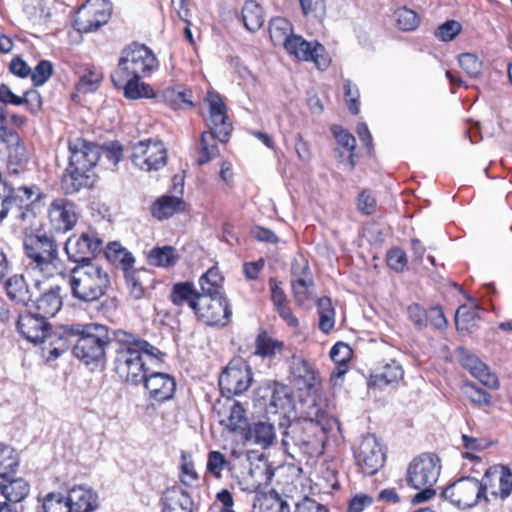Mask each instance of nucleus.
Returning <instances> with one entry per match:
<instances>
[{
	"label": "nucleus",
	"instance_id": "f257e3e1",
	"mask_svg": "<svg viewBox=\"0 0 512 512\" xmlns=\"http://www.w3.org/2000/svg\"><path fill=\"white\" fill-rule=\"evenodd\" d=\"M157 68L158 60L153 51L144 44L132 43L122 50L111 80L127 99L147 98L152 90L141 79L149 77Z\"/></svg>",
	"mask_w": 512,
	"mask_h": 512
},
{
	"label": "nucleus",
	"instance_id": "f03ea898",
	"mask_svg": "<svg viewBox=\"0 0 512 512\" xmlns=\"http://www.w3.org/2000/svg\"><path fill=\"white\" fill-rule=\"evenodd\" d=\"M113 341L117 346L114 356V371L129 385H139L146 378L147 368L143 354L161 360L164 354L148 341L122 329L113 330Z\"/></svg>",
	"mask_w": 512,
	"mask_h": 512
},
{
	"label": "nucleus",
	"instance_id": "7ed1b4c3",
	"mask_svg": "<svg viewBox=\"0 0 512 512\" xmlns=\"http://www.w3.org/2000/svg\"><path fill=\"white\" fill-rule=\"evenodd\" d=\"M46 195L37 185L14 187L0 173V222L6 217L23 229L31 227L37 220Z\"/></svg>",
	"mask_w": 512,
	"mask_h": 512
},
{
	"label": "nucleus",
	"instance_id": "20e7f679",
	"mask_svg": "<svg viewBox=\"0 0 512 512\" xmlns=\"http://www.w3.org/2000/svg\"><path fill=\"white\" fill-rule=\"evenodd\" d=\"M305 416L296 421H292L287 426L284 433L282 444L289 454L292 449L295 452L310 454L316 443V431L329 432L338 422L335 418L328 415L326 409L316 402L314 398L308 403Z\"/></svg>",
	"mask_w": 512,
	"mask_h": 512
},
{
	"label": "nucleus",
	"instance_id": "39448f33",
	"mask_svg": "<svg viewBox=\"0 0 512 512\" xmlns=\"http://www.w3.org/2000/svg\"><path fill=\"white\" fill-rule=\"evenodd\" d=\"M69 165L62 177V189L65 194H75L81 188L91 185L90 172L100 158V148L82 138L68 143Z\"/></svg>",
	"mask_w": 512,
	"mask_h": 512
},
{
	"label": "nucleus",
	"instance_id": "423d86ee",
	"mask_svg": "<svg viewBox=\"0 0 512 512\" xmlns=\"http://www.w3.org/2000/svg\"><path fill=\"white\" fill-rule=\"evenodd\" d=\"M65 333L76 336L73 355L84 364L99 363L105 357V349L113 344V335L108 328L98 323L69 324L64 328Z\"/></svg>",
	"mask_w": 512,
	"mask_h": 512
},
{
	"label": "nucleus",
	"instance_id": "0eeeda50",
	"mask_svg": "<svg viewBox=\"0 0 512 512\" xmlns=\"http://www.w3.org/2000/svg\"><path fill=\"white\" fill-rule=\"evenodd\" d=\"M68 286L73 298L79 302L91 303L106 294L110 287V276L96 263H82L70 270Z\"/></svg>",
	"mask_w": 512,
	"mask_h": 512
},
{
	"label": "nucleus",
	"instance_id": "6e6552de",
	"mask_svg": "<svg viewBox=\"0 0 512 512\" xmlns=\"http://www.w3.org/2000/svg\"><path fill=\"white\" fill-rule=\"evenodd\" d=\"M35 223L26 229L20 227L25 235L23 248L28 259L30 269L43 274L44 277L52 276L57 267L58 244L55 238L48 232L32 228Z\"/></svg>",
	"mask_w": 512,
	"mask_h": 512
},
{
	"label": "nucleus",
	"instance_id": "1a4fd4ad",
	"mask_svg": "<svg viewBox=\"0 0 512 512\" xmlns=\"http://www.w3.org/2000/svg\"><path fill=\"white\" fill-rule=\"evenodd\" d=\"M167 149L157 139H146L133 144L131 161L135 167L145 172L158 171L167 164Z\"/></svg>",
	"mask_w": 512,
	"mask_h": 512
},
{
	"label": "nucleus",
	"instance_id": "9d476101",
	"mask_svg": "<svg viewBox=\"0 0 512 512\" xmlns=\"http://www.w3.org/2000/svg\"><path fill=\"white\" fill-rule=\"evenodd\" d=\"M68 259L77 265L92 262V259L102 251L103 240L94 230L70 236L65 243Z\"/></svg>",
	"mask_w": 512,
	"mask_h": 512
},
{
	"label": "nucleus",
	"instance_id": "9b49d317",
	"mask_svg": "<svg viewBox=\"0 0 512 512\" xmlns=\"http://www.w3.org/2000/svg\"><path fill=\"white\" fill-rule=\"evenodd\" d=\"M112 13L107 0H88L77 11L73 27L80 33H89L105 25Z\"/></svg>",
	"mask_w": 512,
	"mask_h": 512
},
{
	"label": "nucleus",
	"instance_id": "f8f14e48",
	"mask_svg": "<svg viewBox=\"0 0 512 512\" xmlns=\"http://www.w3.org/2000/svg\"><path fill=\"white\" fill-rule=\"evenodd\" d=\"M440 459L432 453L414 458L407 468V483L414 489L434 485L440 475Z\"/></svg>",
	"mask_w": 512,
	"mask_h": 512
},
{
	"label": "nucleus",
	"instance_id": "ddd939ff",
	"mask_svg": "<svg viewBox=\"0 0 512 512\" xmlns=\"http://www.w3.org/2000/svg\"><path fill=\"white\" fill-rule=\"evenodd\" d=\"M80 217L79 207L65 197L54 198L47 207V219L50 228L57 233L71 231Z\"/></svg>",
	"mask_w": 512,
	"mask_h": 512
},
{
	"label": "nucleus",
	"instance_id": "4468645a",
	"mask_svg": "<svg viewBox=\"0 0 512 512\" xmlns=\"http://www.w3.org/2000/svg\"><path fill=\"white\" fill-rule=\"evenodd\" d=\"M441 496L458 508H471L483 499L482 487L473 477H462L447 486Z\"/></svg>",
	"mask_w": 512,
	"mask_h": 512
},
{
	"label": "nucleus",
	"instance_id": "2eb2a0df",
	"mask_svg": "<svg viewBox=\"0 0 512 512\" xmlns=\"http://www.w3.org/2000/svg\"><path fill=\"white\" fill-rule=\"evenodd\" d=\"M194 313L209 326H225L229 323L232 315L226 296H201Z\"/></svg>",
	"mask_w": 512,
	"mask_h": 512
},
{
	"label": "nucleus",
	"instance_id": "dca6fc26",
	"mask_svg": "<svg viewBox=\"0 0 512 512\" xmlns=\"http://www.w3.org/2000/svg\"><path fill=\"white\" fill-rule=\"evenodd\" d=\"M482 487L483 499L488 502L489 499L486 495L487 490L495 498L506 499L512 492V472L510 469L503 465H494L489 467L479 481Z\"/></svg>",
	"mask_w": 512,
	"mask_h": 512
},
{
	"label": "nucleus",
	"instance_id": "f3484780",
	"mask_svg": "<svg viewBox=\"0 0 512 512\" xmlns=\"http://www.w3.org/2000/svg\"><path fill=\"white\" fill-rule=\"evenodd\" d=\"M252 374L245 363H229L219 377V386L228 398L240 395L251 385Z\"/></svg>",
	"mask_w": 512,
	"mask_h": 512
},
{
	"label": "nucleus",
	"instance_id": "a211bd4d",
	"mask_svg": "<svg viewBox=\"0 0 512 512\" xmlns=\"http://www.w3.org/2000/svg\"><path fill=\"white\" fill-rule=\"evenodd\" d=\"M355 458L361 471L366 475L375 474L384 464L385 454L374 435H366L362 438Z\"/></svg>",
	"mask_w": 512,
	"mask_h": 512
},
{
	"label": "nucleus",
	"instance_id": "6ab92c4d",
	"mask_svg": "<svg viewBox=\"0 0 512 512\" xmlns=\"http://www.w3.org/2000/svg\"><path fill=\"white\" fill-rule=\"evenodd\" d=\"M291 286L295 303L299 306L309 307L316 300L314 282L307 264L294 261L291 266Z\"/></svg>",
	"mask_w": 512,
	"mask_h": 512
},
{
	"label": "nucleus",
	"instance_id": "aec40b11",
	"mask_svg": "<svg viewBox=\"0 0 512 512\" xmlns=\"http://www.w3.org/2000/svg\"><path fill=\"white\" fill-rule=\"evenodd\" d=\"M285 50L299 60L313 61L320 70H325L330 63L329 58L324 54L325 48L315 42H308L299 35H292Z\"/></svg>",
	"mask_w": 512,
	"mask_h": 512
},
{
	"label": "nucleus",
	"instance_id": "412c9836",
	"mask_svg": "<svg viewBox=\"0 0 512 512\" xmlns=\"http://www.w3.org/2000/svg\"><path fill=\"white\" fill-rule=\"evenodd\" d=\"M208 102L210 108V119L208 123L209 131L217 139L226 143L229 140L232 125L228 122L226 115V106L220 96L216 93L208 94Z\"/></svg>",
	"mask_w": 512,
	"mask_h": 512
},
{
	"label": "nucleus",
	"instance_id": "4be33fe9",
	"mask_svg": "<svg viewBox=\"0 0 512 512\" xmlns=\"http://www.w3.org/2000/svg\"><path fill=\"white\" fill-rule=\"evenodd\" d=\"M0 140L7 145L9 177L16 176L28 162V153L19 134L15 130L1 129Z\"/></svg>",
	"mask_w": 512,
	"mask_h": 512
},
{
	"label": "nucleus",
	"instance_id": "5701e85b",
	"mask_svg": "<svg viewBox=\"0 0 512 512\" xmlns=\"http://www.w3.org/2000/svg\"><path fill=\"white\" fill-rule=\"evenodd\" d=\"M16 326L22 337L32 343H45L51 331L50 323L38 313L28 312L19 315Z\"/></svg>",
	"mask_w": 512,
	"mask_h": 512
},
{
	"label": "nucleus",
	"instance_id": "b1692460",
	"mask_svg": "<svg viewBox=\"0 0 512 512\" xmlns=\"http://www.w3.org/2000/svg\"><path fill=\"white\" fill-rule=\"evenodd\" d=\"M143 382L149 392L150 398L157 402L168 401L174 396L176 382L175 379L167 373L154 372L150 375L146 374V378Z\"/></svg>",
	"mask_w": 512,
	"mask_h": 512
},
{
	"label": "nucleus",
	"instance_id": "393cba45",
	"mask_svg": "<svg viewBox=\"0 0 512 512\" xmlns=\"http://www.w3.org/2000/svg\"><path fill=\"white\" fill-rule=\"evenodd\" d=\"M289 367L291 382L298 390H311L319 382L314 367L305 359L293 356Z\"/></svg>",
	"mask_w": 512,
	"mask_h": 512
},
{
	"label": "nucleus",
	"instance_id": "a878e982",
	"mask_svg": "<svg viewBox=\"0 0 512 512\" xmlns=\"http://www.w3.org/2000/svg\"><path fill=\"white\" fill-rule=\"evenodd\" d=\"M461 365L477 378L483 385L489 388L498 387V379L492 374L488 366L483 363L476 355L468 350L461 349L458 353Z\"/></svg>",
	"mask_w": 512,
	"mask_h": 512
},
{
	"label": "nucleus",
	"instance_id": "bb28decb",
	"mask_svg": "<svg viewBox=\"0 0 512 512\" xmlns=\"http://www.w3.org/2000/svg\"><path fill=\"white\" fill-rule=\"evenodd\" d=\"M67 499L71 512H93L99 506L97 493L82 485L70 489Z\"/></svg>",
	"mask_w": 512,
	"mask_h": 512
},
{
	"label": "nucleus",
	"instance_id": "cd10ccee",
	"mask_svg": "<svg viewBox=\"0 0 512 512\" xmlns=\"http://www.w3.org/2000/svg\"><path fill=\"white\" fill-rule=\"evenodd\" d=\"M269 394V400L266 404V412L268 414L286 415L292 409V397L285 385L274 383L265 389Z\"/></svg>",
	"mask_w": 512,
	"mask_h": 512
},
{
	"label": "nucleus",
	"instance_id": "c85d7f7f",
	"mask_svg": "<svg viewBox=\"0 0 512 512\" xmlns=\"http://www.w3.org/2000/svg\"><path fill=\"white\" fill-rule=\"evenodd\" d=\"M161 512H192L193 501L180 487L167 489L161 498Z\"/></svg>",
	"mask_w": 512,
	"mask_h": 512
},
{
	"label": "nucleus",
	"instance_id": "c756f323",
	"mask_svg": "<svg viewBox=\"0 0 512 512\" xmlns=\"http://www.w3.org/2000/svg\"><path fill=\"white\" fill-rule=\"evenodd\" d=\"M229 407L218 411L220 424L232 432L244 431L248 427L246 411L237 401L228 400Z\"/></svg>",
	"mask_w": 512,
	"mask_h": 512
},
{
	"label": "nucleus",
	"instance_id": "7c9ffc66",
	"mask_svg": "<svg viewBox=\"0 0 512 512\" xmlns=\"http://www.w3.org/2000/svg\"><path fill=\"white\" fill-rule=\"evenodd\" d=\"M60 292L61 287L58 285L44 291L35 302L37 313L46 319L55 316L62 307Z\"/></svg>",
	"mask_w": 512,
	"mask_h": 512
},
{
	"label": "nucleus",
	"instance_id": "2f4dec72",
	"mask_svg": "<svg viewBox=\"0 0 512 512\" xmlns=\"http://www.w3.org/2000/svg\"><path fill=\"white\" fill-rule=\"evenodd\" d=\"M404 371L402 366L395 360L386 362L381 370L370 375L368 380L369 387L383 388L392 383H396L403 378Z\"/></svg>",
	"mask_w": 512,
	"mask_h": 512
},
{
	"label": "nucleus",
	"instance_id": "473e14b6",
	"mask_svg": "<svg viewBox=\"0 0 512 512\" xmlns=\"http://www.w3.org/2000/svg\"><path fill=\"white\" fill-rule=\"evenodd\" d=\"M199 291L192 282H178L172 286L170 300L176 306L188 305L194 312L197 308Z\"/></svg>",
	"mask_w": 512,
	"mask_h": 512
},
{
	"label": "nucleus",
	"instance_id": "72a5a7b5",
	"mask_svg": "<svg viewBox=\"0 0 512 512\" xmlns=\"http://www.w3.org/2000/svg\"><path fill=\"white\" fill-rule=\"evenodd\" d=\"M276 438L274 426L267 422H256L246 428L245 439L261 448L273 444Z\"/></svg>",
	"mask_w": 512,
	"mask_h": 512
},
{
	"label": "nucleus",
	"instance_id": "f704fd0d",
	"mask_svg": "<svg viewBox=\"0 0 512 512\" xmlns=\"http://www.w3.org/2000/svg\"><path fill=\"white\" fill-rule=\"evenodd\" d=\"M66 326L67 325H63L59 331H50L49 335L46 337L44 344H48L49 347H44L43 350H48V360L57 359L68 350L71 344L74 345L73 338L76 336L65 333L64 328Z\"/></svg>",
	"mask_w": 512,
	"mask_h": 512
},
{
	"label": "nucleus",
	"instance_id": "c9c22d12",
	"mask_svg": "<svg viewBox=\"0 0 512 512\" xmlns=\"http://www.w3.org/2000/svg\"><path fill=\"white\" fill-rule=\"evenodd\" d=\"M5 291L7 297L16 304L27 306L32 298L28 284L22 275H13L8 278L5 282Z\"/></svg>",
	"mask_w": 512,
	"mask_h": 512
},
{
	"label": "nucleus",
	"instance_id": "e433bc0d",
	"mask_svg": "<svg viewBox=\"0 0 512 512\" xmlns=\"http://www.w3.org/2000/svg\"><path fill=\"white\" fill-rule=\"evenodd\" d=\"M5 483L0 485L1 494L10 503L23 501L30 492V484L24 478L3 479Z\"/></svg>",
	"mask_w": 512,
	"mask_h": 512
},
{
	"label": "nucleus",
	"instance_id": "4c0bfd02",
	"mask_svg": "<svg viewBox=\"0 0 512 512\" xmlns=\"http://www.w3.org/2000/svg\"><path fill=\"white\" fill-rule=\"evenodd\" d=\"M199 296H226L223 291V277L217 268H210L199 279Z\"/></svg>",
	"mask_w": 512,
	"mask_h": 512
},
{
	"label": "nucleus",
	"instance_id": "58836bf2",
	"mask_svg": "<svg viewBox=\"0 0 512 512\" xmlns=\"http://www.w3.org/2000/svg\"><path fill=\"white\" fill-rule=\"evenodd\" d=\"M183 200L177 196L164 195L158 198L151 207L152 215L164 220L183 210Z\"/></svg>",
	"mask_w": 512,
	"mask_h": 512
},
{
	"label": "nucleus",
	"instance_id": "ea45409f",
	"mask_svg": "<svg viewBox=\"0 0 512 512\" xmlns=\"http://www.w3.org/2000/svg\"><path fill=\"white\" fill-rule=\"evenodd\" d=\"M104 253L108 261H110L114 265H119L123 271L132 269L134 266V256L119 242L114 241L108 243L104 250Z\"/></svg>",
	"mask_w": 512,
	"mask_h": 512
},
{
	"label": "nucleus",
	"instance_id": "a19ab883",
	"mask_svg": "<svg viewBox=\"0 0 512 512\" xmlns=\"http://www.w3.org/2000/svg\"><path fill=\"white\" fill-rule=\"evenodd\" d=\"M179 254L172 246L154 247L148 253V263L156 267H171L179 261Z\"/></svg>",
	"mask_w": 512,
	"mask_h": 512
},
{
	"label": "nucleus",
	"instance_id": "79ce46f5",
	"mask_svg": "<svg viewBox=\"0 0 512 512\" xmlns=\"http://www.w3.org/2000/svg\"><path fill=\"white\" fill-rule=\"evenodd\" d=\"M20 459L18 453L9 445L0 443V477L9 479L18 467Z\"/></svg>",
	"mask_w": 512,
	"mask_h": 512
},
{
	"label": "nucleus",
	"instance_id": "37998d69",
	"mask_svg": "<svg viewBox=\"0 0 512 512\" xmlns=\"http://www.w3.org/2000/svg\"><path fill=\"white\" fill-rule=\"evenodd\" d=\"M292 24L285 18L277 17L269 23L270 39L274 45L286 47L292 38Z\"/></svg>",
	"mask_w": 512,
	"mask_h": 512
},
{
	"label": "nucleus",
	"instance_id": "c03bdc74",
	"mask_svg": "<svg viewBox=\"0 0 512 512\" xmlns=\"http://www.w3.org/2000/svg\"><path fill=\"white\" fill-rule=\"evenodd\" d=\"M242 18L247 30L255 32L264 24V13L262 7L255 1H246L242 8Z\"/></svg>",
	"mask_w": 512,
	"mask_h": 512
},
{
	"label": "nucleus",
	"instance_id": "a18cd8bd",
	"mask_svg": "<svg viewBox=\"0 0 512 512\" xmlns=\"http://www.w3.org/2000/svg\"><path fill=\"white\" fill-rule=\"evenodd\" d=\"M190 96L191 92L182 86L168 87L163 91L165 102L168 103L173 109L193 107Z\"/></svg>",
	"mask_w": 512,
	"mask_h": 512
},
{
	"label": "nucleus",
	"instance_id": "49530a36",
	"mask_svg": "<svg viewBox=\"0 0 512 512\" xmlns=\"http://www.w3.org/2000/svg\"><path fill=\"white\" fill-rule=\"evenodd\" d=\"M317 308L319 313V329L324 333H329L335 323V312L328 297L317 299Z\"/></svg>",
	"mask_w": 512,
	"mask_h": 512
},
{
	"label": "nucleus",
	"instance_id": "de8ad7c7",
	"mask_svg": "<svg viewBox=\"0 0 512 512\" xmlns=\"http://www.w3.org/2000/svg\"><path fill=\"white\" fill-rule=\"evenodd\" d=\"M217 136L210 132H203L200 139V157L197 159L198 165L208 163L219 155V149L216 144Z\"/></svg>",
	"mask_w": 512,
	"mask_h": 512
},
{
	"label": "nucleus",
	"instance_id": "09e8293b",
	"mask_svg": "<svg viewBox=\"0 0 512 512\" xmlns=\"http://www.w3.org/2000/svg\"><path fill=\"white\" fill-rule=\"evenodd\" d=\"M283 342L270 337L263 332L256 339V354L262 357H271L280 352L283 348Z\"/></svg>",
	"mask_w": 512,
	"mask_h": 512
},
{
	"label": "nucleus",
	"instance_id": "8fccbe9b",
	"mask_svg": "<svg viewBox=\"0 0 512 512\" xmlns=\"http://www.w3.org/2000/svg\"><path fill=\"white\" fill-rule=\"evenodd\" d=\"M395 19L397 26L402 31H413L420 24V18L418 14L407 7L398 8L395 12Z\"/></svg>",
	"mask_w": 512,
	"mask_h": 512
},
{
	"label": "nucleus",
	"instance_id": "3c124183",
	"mask_svg": "<svg viewBox=\"0 0 512 512\" xmlns=\"http://www.w3.org/2000/svg\"><path fill=\"white\" fill-rule=\"evenodd\" d=\"M460 67L471 78H478L482 74L483 63L473 53H462L458 57Z\"/></svg>",
	"mask_w": 512,
	"mask_h": 512
},
{
	"label": "nucleus",
	"instance_id": "603ef678",
	"mask_svg": "<svg viewBox=\"0 0 512 512\" xmlns=\"http://www.w3.org/2000/svg\"><path fill=\"white\" fill-rule=\"evenodd\" d=\"M478 318L477 307L461 305L455 314L456 326L459 330H469Z\"/></svg>",
	"mask_w": 512,
	"mask_h": 512
},
{
	"label": "nucleus",
	"instance_id": "864d4df0",
	"mask_svg": "<svg viewBox=\"0 0 512 512\" xmlns=\"http://www.w3.org/2000/svg\"><path fill=\"white\" fill-rule=\"evenodd\" d=\"M332 132L337 140V143L341 145L342 147L346 148L349 151V158H350V168H354V161H353V152L356 146V139L355 137L349 133L347 130H344L340 126L334 125L332 127Z\"/></svg>",
	"mask_w": 512,
	"mask_h": 512
},
{
	"label": "nucleus",
	"instance_id": "5fc2aeb1",
	"mask_svg": "<svg viewBox=\"0 0 512 512\" xmlns=\"http://www.w3.org/2000/svg\"><path fill=\"white\" fill-rule=\"evenodd\" d=\"M463 390L467 398H469L472 403L478 406H486L491 403V395L486 390L478 387L474 383H465Z\"/></svg>",
	"mask_w": 512,
	"mask_h": 512
},
{
	"label": "nucleus",
	"instance_id": "6e6d98bb",
	"mask_svg": "<svg viewBox=\"0 0 512 512\" xmlns=\"http://www.w3.org/2000/svg\"><path fill=\"white\" fill-rule=\"evenodd\" d=\"M102 80V73L98 70H87L80 76L77 89L82 93L93 92Z\"/></svg>",
	"mask_w": 512,
	"mask_h": 512
},
{
	"label": "nucleus",
	"instance_id": "4d7b16f0",
	"mask_svg": "<svg viewBox=\"0 0 512 512\" xmlns=\"http://www.w3.org/2000/svg\"><path fill=\"white\" fill-rule=\"evenodd\" d=\"M229 462L225 455L219 451H210L207 459V471L216 478H221L222 471L228 466Z\"/></svg>",
	"mask_w": 512,
	"mask_h": 512
},
{
	"label": "nucleus",
	"instance_id": "13d9d810",
	"mask_svg": "<svg viewBox=\"0 0 512 512\" xmlns=\"http://www.w3.org/2000/svg\"><path fill=\"white\" fill-rule=\"evenodd\" d=\"M198 480V474L194 468L191 455L186 452L181 454V481L184 485H191Z\"/></svg>",
	"mask_w": 512,
	"mask_h": 512
},
{
	"label": "nucleus",
	"instance_id": "bf43d9fd",
	"mask_svg": "<svg viewBox=\"0 0 512 512\" xmlns=\"http://www.w3.org/2000/svg\"><path fill=\"white\" fill-rule=\"evenodd\" d=\"M462 26L458 21L448 20L438 26L435 31V37L441 41L448 42L453 40L460 32Z\"/></svg>",
	"mask_w": 512,
	"mask_h": 512
},
{
	"label": "nucleus",
	"instance_id": "052dcab7",
	"mask_svg": "<svg viewBox=\"0 0 512 512\" xmlns=\"http://www.w3.org/2000/svg\"><path fill=\"white\" fill-rule=\"evenodd\" d=\"M344 96L346 103L348 105L349 111L352 114H358L360 111L359 107V89L356 85H353L352 82L349 79H346L344 81Z\"/></svg>",
	"mask_w": 512,
	"mask_h": 512
},
{
	"label": "nucleus",
	"instance_id": "680f3d73",
	"mask_svg": "<svg viewBox=\"0 0 512 512\" xmlns=\"http://www.w3.org/2000/svg\"><path fill=\"white\" fill-rule=\"evenodd\" d=\"M52 64L47 60L40 61L33 71H31V80L35 86L43 85L52 75Z\"/></svg>",
	"mask_w": 512,
	"mask_h": 512
},
{
	"label": "nucleus",
	"instance_id": "e2e57ef3",
	"mask_svg": "<svg viewBox=\"0 0 512 512\" xmlns=\"http://www.w3.org/2000/svg\"><path fill=\"white\" fill-rule=\"evenodd\" d=\"M376 198L370 190H363L357 198V209L364 215H371L376 211Z\"/></svg>",
	"mask_w": 512,
	"mask_h": 512
},
{
	"label": "nucleus",
	"instance_id": "0e129e2a",
	"mask_svg": "<svg viewBox=\"0 0 512 512\" xmlns=\"http://www.w3.org/2000/svg\"><path fill=\"white\" fill-rule=\"evenodd\" d=\"M407 313L416 329L422 330L427 326V310L419 304L414 303L408 306Z\"/></svg>",
	"mask_w": 512,
	"mask_h": 512
},
{
	"label": "nucleus",
	"instance_id": "69168bd1",
	"mask_svg": "<svg viewBox=\"0 0 512 512\" xmlns=\"http://www.w3.org/2000/svg\"><path fill=\"white\" fill-rule=\"evenodd\" d=\"M388 266L396 271L401 272L407 265V255L400 248H393L387 253Z\"/></svg>",
	"mask_w": 512,
	"mask_h": 512
},
{
	"label": "nucleus",
	"instance_id": "338daca9",
	"mask_svg": "<svg viewBox=\"0 0 512 512\" xmlns=\"http://www.w3.org/2000/svg\"><path fill=\"white\" fill-rule=\"evenodd\" d=\"M123 272L130 295L134 299L142 298L144 295V289L136 277V271L132 268Z\"/></svg>",
	"mask_w": 512,
	"mask_h": 512
},
{
	"label": "nucleus",
	"instance_id": "774afa93",
	"mask_svg": "<svg viewBox=\"0 0 512 512\" xmlns=\"http://www.w3.org/2000/svg\"><path fill=\"white\" fill-rule=\"evenodd\" d=\"M295 512H329L328 509L310 497H304L296 504Z\"/></svg>",
	"mask_w": 512,
	"mask_h": 512
}]
</instances>
